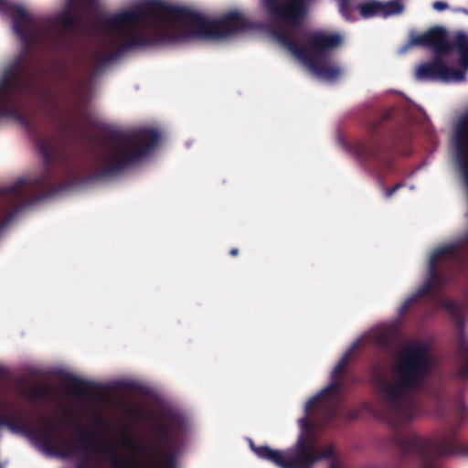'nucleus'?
<instances>
[{"label": "nucleus", "instance_id": "nucleus-7", "mask_svg": "<svg viewBox=\"0 0 468 468\" xmlns=\"http://www.w3.org/2000/svg\"><path fill=\"white\" fill-rule=\"evenodd\" d=\"M250 447L257 457L280 468H313L320 460L335 457L332 446L318 450L312 433H301L295 444L285 451L273 450L267 445L256 446L251 440Z\"/></svg>", "mask_w": 468, "mask_h": 468}, {"label": "nucleus", "instance_id": "nucleus-4", "mask_svg": "<svg viewBox=\"0 0 468 468\" xmlns=\"http://www.w3.org/2000/svg\"><path fill=\"white\" fill-rule=\"evenodd\" d=\"M8 10L13 16V27L24 42V49L5 69L0 79V116L19 118L27 125V120L19 112L21 97L27 93V10L12 4ZM5 199H27V179L20 178L9 186L0 187Z\"/></svg>", "mask_w": 468, "mask_h": 468}, {"label": "nucleus", "instance_id": "nucleus-14", "mask_svg": "<svg viewBox=\"0 0 468 468\" xmlns=\"http://www.w3.org/2000/svg\"><path fill=\"white\" fill-rule=\"evenodd\" d=\"M416 77L420 80L463 81L465 79L463 69H452L446 65L441 55H436L431 61L419 66Z\"/></svg>", "mask_w": 468, "mask_h": 468}, {"label": "nucleus", "instance_id": "nucleus-6", "mask_svg": "<svg viewBox=\"0 0 468 468\" xmlns=\"http://www.w3.org/2000/svg\"><path fill=\"white\" fill-rule=\"evenodd\" d=\"M161 140L160 133L153 128H140L128 133L116 134L99 156L101 168L90 175V180L116 176L151 154Z\"/></svg>", "mask_w": 468, "mask_h": 468}, {"label": "nucleus", "instance_id": "nucleus-38", "mask_svg": "<svg viewBox=\"0 0 468 468\" xmlns=\"http://www.w3.org/2000/svg\"><path fill=\"white\" fill-rule=\"evenodd\" d=\"M2 2V0H0V3Z\"/></svg>", "mask_w": 468, "mask_h": 468}, {"label": "nucleus", "instance_id": "nucleus-35", "mask_svg": "<svg viewBox=\"0 0 468 468\" xmlns=\"http://www.w3.org/2000/svg\"><path fill=\"white\" fill-rule=\"evenodd\" d=\"M329 468H337L336 467V464L335 463H332L330 465H329Z\"/></svg>", "mask_w": 468, "mask_h": 468}, {"label": "nucleus", "instance_id": "nucleus-33", "mask_svg": "<svg viewBox=\"0 0 468 468\" xmlns=\"http://www.w3.org/2000/svg\"><path fill=\"white\" fill-rule=\"evenodd\" d=\"M239 254V250L237 248H232L229 250V255L231 256H237Z\"/></svg>", "mask_w": 468, "mask_h": 468}, {"label": "nucleus", "instance_id": "nucleus-27", "mask_svg": "<svg viewBox=\"0 0 468 468\" xmlns=\"http://www.w3.org/2000/svg\"><path fill=\"white\" fill-rule=\"evenodd\" d=\"M432 7L437 11H444L448 8V4L442 1H436L432 4Z\"/></svg>", "mask_w": 468, "mask_h": 468}, {"label": "nucleus", "instance_id": "nucleus-2", "mask_svg": "<svg viewBox=\"0 0 468 468\" xmlns=\"http://www.w3.org/2000/svg\"><path fill=\"white\" fill-rule=\"evenodd\" d=\"M102 27L114 34L118 46L95 57L96 73L133 49L229 37L249 30L250 24L235 10L213 20L186 6L146 0L105 18Z\"/></svg>", "mask_w": 468, "mask_h": 468}, {"label": "nucleus", "instance_id": "nucleus-1", "mask_svg": "<svg viewBox=\"0 0 468 468\" xmlns=\"http://www.w3.org/2000/svg\"><path fill=\"white\" fill-rule=\"evenodd\" d=\"M102 27L114 34L118 46L95 57L96 73L133 49L229 37L249 30L250 24L235 10L213 20L186 6L146 0L105 18Z\"/></svg>", "mask_w": 468, "mask_h": 468}, {"label": "nucleus", "instance_id": "nucleus-32", "mask_svg": "<svg viewBox=\"0 0 468 468\" xmlns=\"http://www.w3.org/2000/svg\"><path fill=\"white\" fill-rule=\"evenodd\" d=\"M97 422L99 424L106 425V420L100 415L97 416Z\"/></svg>", "mask_w": 468, "mask_h": 468}, {"label": "nucleus", "instance_id": "nucleus-34", "mask_svg": "<svg viewBox=\"0 0 468 468\" xmlns=\"http://www.w3.org/2000/svg\"><path fill=\"white\" fill-rule=\"evenodd\" d=\"M65 416H66L67 418H73L72 413H71L70 411H69V410L66 412Z\"/></svg>", "mask_w": 468, "mask_h": 468}, {"label": "nucleus", "instance_id": "nucleus-39", "mask_svg": "<svg viewBox=\"0 0 468 468\" xmlns=\"http://www.w3.org/2000/svg\"><path fill=\"white\" fill-rule=\"evenodd\" d=\"M0 468H2V467L0 466Z\"/></svg>", "mask_w": 468, "mask_h": 468}, {"label": "nucleus", "instance_id": "nucleus-24", "mask_svg": "<svg viewBox=\"0 0 468 468\" xmlns=\"http://www.w3.org/2000/svg\"><path fill=\"white\" fill-rule=\"evenodd\" d=\"M348 1L349 0H342V3H341V13L342 15L347 19V20H351L352 17H351V12H352V9L351 7L348 5Z\"/></svg>", "mask_w": 468, "mask_h": 468}, {"label": "nucleus", "instance_id": "nucleus-11", "mask_svg": "<svg viewBox=\"0 0 468 468\" xmlns=\"http://www.w3.org/2000/svg\"><path fill=\"white\" fill-rule=\"evenodd\" d=\"M413 43L434 48L436 55L449 54L455 50L460 54V64L468 69V37L463 32H457L452 39L447 40L446 30L435 27L417 36Z\"/></svg>", "mask_w": 468, "mask_h": 468}, {"label": "nucleus", "instance_id": "nucleus-12", "mask_svg": "<svg viewBox=\"0 0 468 468\" xmlns=\"http://www.w3.org/2000/svg\"><path fill=\"white\" fill-rule=\"evenodd\" d=\"M450 248H436L431 253L429 260L428 277L424 283L417 290V292L409 297L400 306L399 314L403 315L412 303L417 302L420 297L434 294L441 290L446 283L445 275L439 270V260L443 257H451L448 253Z\"/></svg>", "mask_w": 468, "mask_h": 468}, {"label": "nucleus", "instance_id": "nucleus-13", "mask_svg": "<svg viewBox=\"0 0 468 468\" xmlns=\"http://www.w3.org/2000/svg\"><path fill=\"white\" fill-rule=\"evenodd\" d=\"M54 21L59 27L49 31L48 45L55 52L69 51L71 48L69 31L78 23L73 5L68 3L63 10L55 16Z\"/></svg>", "mask_w": 468, "mask_h": 468}, {"label": "nucleus", "instance_id": "nucleus-15", "mask_svg": "<svg viewBox=\"0 0 468 468\" xmlns=\"http://www.w3.org/2000/svg\"><path fill=\"white\" fill-rule=\"evenodd\" d=\"M342 41V37L337 33L315 31L309 34L303 46L314 58H329V51L338 48Z\"/></svg>", "mask_w": 468, "mask_h": 468}, {"label": "nucleus", "instance_id": "nucleus-5", "mask_svg": "<svg viewBox=\"0 0 468 468\" xmlns=\"http://www.w3.org/2000/svg\"><path fill=\"white\" fill-rule=\"evenodd\" d=\"M186 431V418L177 412L167 411L154 427L157 444L137 445L126 431L122 438V444L127 449L144 452L155 463L160 464L159 468H176L179 447ZM108 450L112 468H129L127 461L117 454L113 445H110Z\"/></svg>", "mask_w": 468, "mask_h": 468}, {"label": "nucleus", "instance_id": "nucleus-3", "mask_svg": "<svg viewBox=\"0 0 468 468\" xmlns=\"http://www.w3.org/2000/svg\"><path fill=\"white\" fill-rule=\"evenodd\" d=\"M311 0H261L262 8L272 27L271 35L282 46L304 63L320 79L335 81L342 69L330 63L329 58H314L300 44L293 31L300 27L309 10Z\"/></svg>", "mask_w": 468, "mask_h": 468}, {"label": "nucleus", "instance_id": "nucleus-20", "mask_svg": "<svg viewBox=\"0 0 468 468\" xmlns=\"http://www.w3.org/2000/svg\"><path fill=\"white\" fill-rule=\"evenodd\" d=\"M468 246V230L457 240L441 246L442 248L449 249L448 253L454 261H461L462 257L466 253L465 247Z\"/></svg>", "mask_w": 468, "mask_h": 468}, {"label": "nucleus", "instance_id": "nucleus-18", "mask_svg": "<svg viewBox=\"0 0 468 468\" xmlns=\"http://www.w3.org/2000/svg\"><path fill=\"white\" fill-rule=\"evenodd\" d=\"M457 365L452 371V378L459 381L468 380V343L460 338L457 348Z\"/></svg>", "mask_w": 468, "mask_h": 468}, {"label": "nucleus", "instance_id": "nucleus-10", "mask_svg": "<svg viewBox=\"0 0 468 468\" xmlns=\"http://www.w3.org/2000/svg\"><path fill=\"white\" fill-rule=\"evenodd\" d=\"M43 427H33L27 423L26 416L19 414L16 416H0V426L7 427L11 431L22 433L31 440L39 442L46 450L57 452L61 455L68 456L77 452L75 445H68L64 450H60L54 440V432L57 431L55 423L50 420H44Z\"/></svg>", "mask_w": 468, "mask_h": 468}, {"label": "nucleus", "instance_id": "nucleus-17", "mask_svg": "<svg viewBox=\"0 0 468 468\" xmlns=\"http://www.w3.org/2000/svg\"><path fill=\"white\" fill-rule=\"evenodd\" d=\"M356 9L363 18H371L374 16L388 17L392 15L400 14L404 6L397 0H391L388 3H382L378 0H370L357 5Z\"/></svg>", "mask_w": 468, "mask_h": 468}, {"label": "nucleus", "instance_id": "nucleus-21", "mask_svg": "<svg viewBox=\"0 0 468 468\" xmlns=\"http://www.w3.org/2000/svg\"><path fill=\"white\" fill-rule=\"evenodd\" d=\"M68 379L71 384L70 390L76 395H84L87 393V389H96L99 388V384L81 379L73 375H69Z\"/></svg>", "mask_w": 468, "mask_h": 468}, {"label": "nucleus", "instance_id": "nucleus-36", "mask_svg": "<svg viewBox=\"0 0 468 468\" xmlns=\"http://www.w3.org/2000/svg\"><path fill=\"white\" fill-rule=\"evenodd\" d=\"M72 1H73V0H69V3H71V4H72Z\"/></svg>", "mask_w": 468, "mask_h": 468}, {"label": "nucleus", "instance_id": "nucleus-31", "mask_svg": "<svg viewBox=\"0 0 468 468\" xmlns=\"http://www.w3.org/2000/svg\"><path fill=\"white\" fill-rule=\"evenodd\" d=\"M82 4L86 5H93L96 0H80Z\"/></svg>", "mask_w": 468, "mask_h": 468}, {"label": "nucleus", "instance_id": "nucleus-37", "mask_svg": "<svg viewBox=\"0 0 468 468\" xmlns=\"http://www.w3.org/2000/svg\"><path fill=\"white\" fill-rule=\"evenodd\" d=\"M465 117H468V114Z\"/></svg>", "mask_w": 468, "mask_h": 468}, {"label": "nucleus", "instance_id": "nucleus-9", "mask_svg": "<svg viewBox=\"0 0 468 468\" xmlns=\"http://www.w3.org/2000/svg\"><path fill=\"white\" fill-rule=\"evenodd\" d=\"M391 118L389 112H385L380 118L367 125L369 141L356 143L352 151L357 159L377 175L389 173L393 168L392 146L385 143L386 134L381 132L382 123Z\"/></svg>", "mask_w": 468, "mask_h": 468}, {"label": "nucleus", "instance_id": "nucleus-8", "mask_svg": "<svg viewBox=\"0 0 468 468\" xmlns=\"http://www.w3.org/2000/svg\"><path fill=\"white\" fill-rule=\"evenodd\" d=\"M348 358L349 353H346L334 367L331 373V383L316 396L311 398L305 405L306 413L314 408L323 410V421L326 426H331L337 419L342 393L358 382L355 374L346 371Z\"/></svg>", "mask_w": 468, "mask_h": 468}, {"label": "nucleus", "instance_id": "nucleus-26", "mask_svg": "<svg viewBox=\"0 0 468 468\" xmlns=\"http://www.w3.org/2000/svg\"><path fill=\"white\" fill-rule=\"evenodd\" d=\"M299 423H300V427L301 429L303 430V432L302 433H309L308 431L311 430L312 428V425L311 423L307 420V418L304 417V418H302L299 420Z\"/></svg>", "mask_w": 468, "mask_h": 468}, {"label": "nucleus", "instance_id": "nucleus-25", "mask_svg": "<svg viewBox=\"0 0 468 468\" xmlns=\"http://www.w3.org/2000/svg\"><path fill=\"white\" fill-rule=\"evenodd\" d=\"M467 410V408L461 400H458L455 403V412L457 415L460 416L461 419H463L465 417Z\"/></svg>", "mask_w": 468, "mask_h": 468}, {"label": "nucleus", "instance_id": "nucleus-19", "mask_svg": "<svg viewBox=\"0 0 468 468\" xmlns=\"http://www.w3.org/2000/svg\"><path fill=\"white\" fill-rule=\"evenodd\" d=\"M441 305L450 313L460 334H462L464 326V313L467 309L466 304L450 299H443L441 302Z\"/></svg>", "mask_w": 468, "mask_h": 468}, {"label": "nucleus", "instance_id": "nucleus-28", "mask_svg": "<svg viewBox=\"0 0 468 468\" xmlns=\"http://www.w3.org/2000/svg\"><path fill=\"white\" fill-rule=\"evenodd\" d=\"M403 186L402 183H398L391 188L386 189V197H390L399 188Z\"/></svg>", "mask_w": 468, "mask_h": 468}, {"label": "nucleus", "instance_id": "nucleus-30", "mask_svg": "<svg viewBox=\"0 0 468 468\" xmlns=\"http://www.w3.org/2000/svg\"><path fill=\"white\" fill-rule=\"evenodd\" d=\"M132 411L134 416L140 417V418L143 417L144 411L141 409L134 407L132 409Z\"/></svg>", "mask_w": 468, "mask_h": 468}, {"label": "nucleus", "instance_id": "nucleus-16", "mask_svg": "<svg viewBox=\"0 0 468 468\" xmlns=\"http://www.w3.org/2000/svg\"><path fill=\"white\" fill-rule=\"evenodd\" d=\"M51 421L53 423H55L57 426V431L54 432V440H55L57 445L58 446V448L60 450H64L68 447V445H75L77 447V452L70 455H68V456L61 455L57 452H49L48 451V452H51L53 454L58 455L63 458H69L71 456H76L80 452L93 453L98 451L97 442L93 439V437L91 436V432L88 429H85V428L80 429V431H79V434L77 437V443H71L65 440L58 441V438H61V435H59L58 425L55 421H53V420H51ZM37 443L46 451V449L39 442H37ZM47 452H48V450H47Z\"/></svg>", "mask_w": 468, "mask_h": 468}, {"label": "nucleus", "instance_id": "nucleus-22", "mask_svg": "<svg viewBox=\"0 0 468 468\" xmlns=\"http://www.w3.org/2000/svg\"><path fill=\"white\" fill-rule=\"evenodd\" d=\"M55 395L53 388L48 384H42L37 387H33L27 392V398L31 401H42L47 400Z\"/></svg>", "mask_w": 468, "mask_h": 468}, {"label": "nucleus", "instance_id": "nucleus-29", "mask_svg": "<svg viewBox=\"0 0 468 468\" xmlns=\"http://www.w3.org/2000/svg\"><path fill=\"white\" fill-rule=\"evenodd\" d=\"M360 415V411L359 410H349L348 413H347V418L348 420H355V419H357Z\"/></svg>", "mask_w": 468, "mask_h": 468}, {"label": "nucleus", "instance_id": "nucleus-23", "mask_svg": "<svg viewBox=\"0 0 468 468\" xmlns=\"http://www.w3.org/2000/svg\"><path fill=\"white\" fill-rule=\"evenodd\" d=\"M75 468H99V465L93 463L88 456H85L77 463Z\"/></svg>", "mask_w": 468, "mask_h": 468}]
</instances>
